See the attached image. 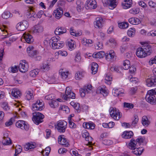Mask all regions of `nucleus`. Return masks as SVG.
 Instances as JSON below:
<instances>
[{"instance_id":"nucleus-38","label":"nucleus","mask_w":156,"mask_h":156,"mask_svg":"<svg viewBox=\"0 0 156 156\" xmlns=\"http://www.w3.org/2000/svg\"><path fill=\"white\" fill-rule=\"evenodd\" d=\"M93 43L91 40L87 39L86 38H83L82 40V44L86 46H90Z\"/></svg>"},{"instance_id":"nucleus-46","label":"nucleus","mask_w":156,"mask_h":156,"mask_svg":"<svg viewBox=\"0 0 156 156\" xmlns=\"http://www.w3.org/2000/svg\"><path fill=\"white\" fill-rule=\"evenodd\" d=\"M130 66V63L129 60H125L123 63V68L124 69L127 70L128 69Z\"/></svg>"},{"instance_id":"nucleus-12","label":"nucleus","mask_w":156,"mask_h":156,"mask_svg":"<svg viewBox=\"0 0 156 156\" xmlns=\"http://www.w3.org/2000/svg\"><path fill=\"white\" fill-rule=\"evenodd\" d=\"M29 68L28 63L25 60L21 61L19 65V71L22 73H25L28 71Z\"/></svg>"},{"instance_id":"nucleus-29","label":"nucleus","mask_w":156,"mask_h":156,"mask_svg":"<svg viewBox=\"0 0 156 156\" xmlns=\"http://www.w3.org/2000/svg\"><path fill=\"white\" fill-rule=\"evenodd\" d=\"M105 59L108 61H111L114 58L115 54L113 50L109 51V53L105 54Z\"/></svg>"},{"instance_id":"nucleus-44","label":"nucleus","mask_w":156,"mask_h":156,"mask_svg":"<svg viewBox=\"0 0 156 156\" xmlns=\"http://www.w3.org/2000/svg\"><path fill=\"white\" fill-rule=\"evenodd\" d=\"M33 97V95L32 91L27 90L25 93V98L28 100H29Z\"/></svg>"},{"instance_id":"nucleus-19","label":"nucleus","mask_w":156,"mask_h":156,"mask_svg":"<svg viewBox=\"0 0 156 156\" xmlns=\"http://www.w3.org/2000/svg\"><path fill=\"white\" fill-rule=\"evenodd\" d=\"M147 85L149 87L154 86L156 85V77L152 76L146 80Z\"/></svg>"},{"instance_id":"nucleus-3","label":"nucleus","mask_w":156,"mask_h":156,"mask_svg":"<svg viewBox=\"0 0 156 156\" xmlns=\"http://www.w3.org/2000/svg\"><path fill=\"white\" fill-rule=\"evenodd\" d=\"M156 94V89L151 90L147 91L145 97L147 101L151 104L155 103L156 98L154 95Z\"/></svg>"},{"instance_id":"nucleus-21","label":"nucleus","mask_w":156,"mask_h":156,"mask_svg":"<svg viewBox=\"0 0 156 156\" xmlns=\"http://www.w3.org/2000/svg\"><path fill=\"white\" fill-rule=\"evenodd\" d=\"M43 27L40 25H35L32 27L30 30V32L34 34L41 33L43 31Z\"/></svg>"},{"instance_id":"nucleus-36","label":"nucleus","mask_w":156,"mask_h":156,"mask_svg":"<svg viewBox=\"0 0 156 156\" xmlns=\"http://www.w3.org/2000/svg\"><path fill=\"white\" fill-rule=\"evenodd\" d=\"M96 92L97 93H101L103 94H105L106 95L108 94L107 90L104 86L99 87L97 89Z\"/></svg>"},{"instance_id":"nucleus-28","label":"nucleus","mask_w":156,"mask_h":156,"mask_svg":"<svg viewBox=\"0 0 156 156\" xmlns=\"http://www.w3.org/2000/svg\"><path fill=\"white\" fill-rule=\"evenodd\" d=\"M132 0H125L122 3L123 8L125 9L130 8L132 5Z\"/></svg>"},{"instance_id":"nucleus-32","label":"nucleus","mask_w":156,"mask_h":156,"mask_svg":"<svg viewBox=\"0 0 156 156\" xmlns=\"http://www.w3.org/2000/svg\"><path fill=\"white\" fill-rule=\"evenodd\" d=\"M12 96L16 98L20 97L21 95V91L19 89H13L12 91Z\"/></svg>"},{"instance_id":"nucleus-41","label":"nucleus","mask_w":156,"mask_h":156,"mask_svg":"<svg viewBox=\"0 0 156 156\" xmlns=\"http://www.w3.org/2000/svg\"><path fill=\"white\" fill-rule=\"evenodd\" d=\"M85 73L81 71H79L76 74L75 77L76 80H79L81 79L85 75Z\"/></svg>"},{"instance_id":"nucleus-26","label":"nucleus","mask_w":156,"mask_h":156,"mask_svg":"<svg viewBox=\"0 0 156 156\" xmlns=\"http://www.w3.org/2000/svg\"><path fill=\"white\" fill-rule=\"evenodd\" d=\"M113 93H114V95L115 96H122L124 94V90L122 89H114Z\"/></svg>"},{"instance_id":"nucleus-61","label":"nucleus","mask_w":156,"mask_h":156,"mask_svg":"<svg viewBox=\"0 0 156 156\" xmlns=\"http://www.w3.org/2000/svg\"><path fill=\"white\" fill-rule=\"evenodd\" d=\"M124 106L125 108H128L129 109L133 108L134 106L132 104L125 102L124 103Z\"/></svg>"},{"instance_id":"nucleus-56","label":"nucleus","mask_w":156,"mask_h":156,"mask_svg":"<svg viewBox=\"0 0 156 156\" xmlns=\"http://www.w3.org/2000/svg\"><path fill=\"white\" fill-rule=\"evenodd\" d=\"M2 143L3 144L5 145H9L11 144V141L10 138L9 137L4 138Z\"/></svg>"},{"instance_id":"nucleus-24","label":"nucleus","mask_w":156,"mask_h":156,"mask_svg":"<svg viewBox=\"0 0 156 156\" xmlns=\"http://www.w3.org/2000/svg\"><path fill=\"white\" fill-rule=\"evenodd\" d=\"M136 54L137 57L140 58H144L147 56L146 54L142 47H139L137 49Z\"/></svg>"},{"instance_id":"nucleus-8","label":"nucleus","mask_w":156,"mask_h":156,"mask_svg":"<svg viewBox=\"0 0 156 156\" xmlns=\"http://www.w3.org/2000/svg\"><path fill=\"white\" fill-rule=\"evenodd\" d=\"M44 108V103L40 100H37L35 103L32 105V109L34 111H41Z\"/></svg>"},{"instance_id":"nucleus-4","label":"nucleus","mask_w":156,"mask_h":156,"mask_svg":"<svg viewBox=\"0 0 156 156\" xmlns=\"http://www.w3.org/2000/svg\"><path fill=\"white\" fill-rule=\"evenodd\" d=\"M67 122L64 120L58 121L55 125V128L58 132L60 133H65L67 128Z\"/></svg>"},{"instance_id":"nucleus-40","label":"nucleus","mask_w":156,"mask_h":156,"mask_svg":"<svg viewBox=\"0 0 156 156\" xmlns=\"http://www.w3.org/2000/svg\"><path fill=\"white\" fill-rule=\"evenodd\" d=\"M105 55V53L103 51H101L96 53H94L93 57L95 58H103Z\"/></svg>"},{"instance_id":"nucleus-6","label":"nucleus","mask_w":156,"mask_h":156,"mask_svg":"<svg viewBox=\"0 0 156 156\" xmlns=\"http://www.w3.org/2000/svg\"><path fill=\"white\" fill-rule=\"evenodd\" d=\"M93 87L90 84H88L84 86L80 90V96L82 97L85 96L86 94L90 93L92 91Z\"/></svg>"},{"instance_id":"nucleus-18","label":"nucleus","mask_w":156,"mask_h":156,"mask_svg":"<svg viewBox=\"0 0 156 156\" xmlns=\"http://www.w3.org/2000/svg\"><path fill=\"white\" fill-rule=\"evenodd\" d=\"M103 20L102 17H97L94 23V27L97 28H101L103 26Z\"/></svg>"},{"instance_id":"nucleus-7","label":"nucleus","mask_w":156,"mask_h":156,"mask_svg":"<svg viewBox=\"0 0 156 156\" xmlns=\"http://www.w3.org/2000/svg\"><path fill=\"white\" fill-rule=\"evenodd\" d=\"M109 112L111 117L114 119L118 120L120 118L121 116L120 113L116 108H110Z\"/></svg>"},{"instance_id":"nucleus-51","label":"nucleus","mask_w":156,"mask_h":156,"mask_svg":"<svg viewBox=\"0 0 156 156\" xmlns=\"http://www.w3.org/2000/svg\"><path fill=\"white\" fill-rule=\"evenodd\" d=\"M11 16L12 14L8 11L4 12L2 14V17L5 19H8Z\"/></svg>"},{"instance_id":"nucleus-43","label":"nucleus","mask_w":156,"mask_h":156,"mask_svg":"<svg viewBox=\"0 0 156 156\" xmlns=\"http://www.w3.org/2000/svg\"><path fill=\"white\" fill-rule=\"evenodd\" d=\"M144 50V51L146 54L147 55H149L151 52V48L150 45H147V46L142 47Z\"/></svg>"},{"instance_id":"nucleus-42","label":"nucleus","mask_w":156,"mask_h":156,"mask_svg":"<svg viewBox=\"0 0 156 156\" xmlns=\"http://www.w3.org/2000/svg\"><path fill=\"white\" fill-rule=\"evenodd\" d=\"M98 65L97 63L93 62L92 63L91 70L93 74H94L96 73L98 70Z\"/></svg>"},{"instance_id":"nucleus-10","label":"nucleus","mask_w":156,"mask_h":156,"mask_svg":"<svg viewBox=\"0 0 156 156\" xmlns=\"http://www.w3.org/2000/svg\"><path fill=\"white\" fill-rule=\"evenodd\" d=\"M75 94L71 90L69 87H67L65 91V94L63 95L62 98L65 100H67L68 98L74 99L75 98Z\"/></svg>"},{"instance_id":"nucleus-22","label":"nucleus","mask_w":156,"mask_h":156,"mask_svg":"<svg viewBox=\"0 0 156 156\" xmlns=\"http://www.w3.org/2000/svg\"><path fill=\"white\" fill-rule=\"evenodd\" d=\"M27 51L30 57H33L37 55V51L34 50V48L33 46H30L27 48Z\"/></svg>"},{"instance_id":"nucleus-13","label":"nucleus","mask_w":156,"mask_h":156,"mask_svg":"<svg viewBox=\"0 0 156 156\" xmlns=\"http://www.w3.org/2000/svg\"><path fill=\"white\" fill-rule=\"evenodd\" d=\"M28 27V23L27 21L23 20L18 23L16 28L18 30L22 31L25 30Z\"/></svg>"},{"instance_id":"nucleus-25","label":"nucleus","mask_w":156,"mask_h":156,"mask_svg":"<svg viewBox=\"0 0 156 156\" xmlns=\"http://www.w3.org/2000/svg\"><path fill=\"white\" fill-rule=\"evenodd\" d=\"M23 37L27 43L30 44L34 41V39L32 36L28 33L24 34Z\"/></svg>"},{"instance_id":"nucleus-58","label":"nucleus","mask_w":156,"mask_h":156,"mask_svg":"<svg viewBox=\"0 0 156 156\" xmlns=\"http://www.w3.org/2000/svg\"><path fill=\"white\" fill-rule=\"evenodd\" d=\"M70 34L71 35H73L75 36H78L81 34L82 33L80 31V32H76L73 31V30L72 29V28L70 29Z\"/></svg>"},{"instance_id":"nucleus-63","label":"nucleus","mask_w":156,"mask_h":156,"mask_svg":"<svg viewBox=\"0 0 156 156\" xmlns=\"http://www.w3.org/2000/svg\"><path fill=\"white\" fill-rule=\"evenodd\" d=\"M54 95L53 94H49L48 95L46 96L45 97V99L47 100H51L52 101V100H54L53 99L54 98Z\"/></svg>"},{"instance_id":"nucleus-59","label":"nucleus","mask_w":156,"mask_h":156,"mask_svg":"<svg viewBox=\"0 0 156 156\" xmlns=\"http://www.w3.org/2000/svg\"><path fill=\"white\" fill-rule=\"evenodd\" d=\"M14 121L15 118H12L10 120L5 122V125L6 126H9L12 125L13 122Z\"/></svg>"},{"instance_id":"nucleus-52","label":"nucleus","mask_w":156,"mask_h":156,"mask_svg":"<svg viewBox=\"0 0 156 156\" xmlns=\"http://www.w3.org/2000/svg\"><path fill=\"white\" fill-rule=\"evenodd\" d=\"M9 72L12 73H17L18 71V68L17 66H14L11 67L9 69Z\"/></svg>"},{"instance_id":"nucleus-55","label":"nucleus","mask_w":156,"mask_h":156,"mask_svg":"<svg viewBox=\"0 0 156 156\" xmlns=\"http://www.w3.org/2000/svg\"><path fill=\"white\" fill-rule=\"evenodd\" d=\"M55 55H60L62 56H66L67 55V53L66 51H59L56 52L55 53Z\"/></svg>"},{"instance_id":"nucleus-39","label":"nucleus","mask_w":156,"mask_h":156,"mask_svg":"<svg viewBox=\"0 0 156 156\" xmlns=\"http://www.w3.org/2000/svg\"><path fill=\"white\" fill-rule=\"evenodd\" d=\"M66 44L71 50L74 48L75 41L72 39L68 40L66 43Z\"/></svg>"},{"instance_id":"nucleus-23","label":"nucleus","mask_w":156,"mask_h":156,"mask_svg":"<svg viewBox=\"0 0 156 156\" xmlns=\"http://www.w3.org/2000/svg\"><path fill=\"white\" fill-rule=\"evenodd\" d=\"M82 136L85 138L86 141H88V143L90 144L93 140L92 137L89 136V133L86 130H83L82 132Z\"/></svg>"},{"instance_id":"nucleus-31","label":"nucleus","mask_w":156,"mask_h":156,"mask_svg":"<svg viewBox=\"0 0 156 156\" xmlns=\"http://www.w3.org/2000/svg\"><path fill=\"white\" fill-rule=\"evenodd\" d=\"M83 126L85 128L93 129L94 128L95 125L93 122H88L84 123L83 124Z\"/></svg>"},{"instance_id":"nucleus-5","label":"nucleus","mask_w":156,"mask_h":156,"mask_svg":"<svg viewBox=\"0 0 156 156\" xmlns=\"http://www.w3.org/2000/svg\"><path fill=\"white\" fill-rule=\"evenodd\" d=\"M44 118V115L41 113L35 112L33 113V120L37 125L42 122Z\"/></svg>"},{"instance_id":"nucleus-2","label":"nucleus","mask_w":156,"mask_h":156,"mask_svg":"<svg viewBox=\"0 0 156 156\" xmlns=\"http://www.w3.org/2000/svg\"><path fill=\"white\" fill-rule=\"evenodd\" d=\"M57 37H53L48 40L49 45L54 49L61 48L65 45L63 41H60V38L58 36Z\"/></svg>"},{"instance_id":"nucleus-53","label":"nucleus","mask_w":156,"mask_h":156,"mask_svg":"<svg viewBox=\"0 0 156 156\" xmlns=\"http://www.w3.org/2000/svg\"><path fill=\"white\" fill-rule=\"evenodd\" d=\"M59 110L63 111L66 113H68L69 112L70 110L68 106L66 105L60 106Z\"/></svg>"},{"instance_id":"nucleus-1","label":"nucleus","mask_w":156,"mask_h":156,"mask_svg":"<svg viewBox=\"0 0 156 156\" xmlns=\"http://www.w3.org/2000/svg\"><path fill=\"white\" fill-rule=\"evenodd\" d=\"M144 141V139L141 137H139L136 140L132 139L130 142L128 144V147L132 149V152L136 155H140L142 153L144 149L142 147L136 148L137 147L140 146Z\"/></svg>"},{"instance_id":"nucleus-14","label":"nucleus","mask_w":156,"mask_h":156,"mask_svg":"<svg viewBox=\"0 0 156 156\" xmlns=\"http://www.w3.org/2000/svg\"><path fill=\"white\" fill-rule=\"evenodd\" d=\"M85 7L87 9H95L97 7V2L95 0H87L86 2Z\"/></svg>"},{"instance_id":"nucleus-20","label":"nucleus","mask_w":156,"mask_h":156,"mask_svg":"<svg viewBox=\"0 0 156 156\" xmlns=\"http://www.w3.org/2000/svg\"><path fill=\"white\" fill-rule=\"evenodd\" d=\"M59 74L63 80H65L68 79L69 72L63 69H61L59 71Z\"/></svg>"},{"instance_id":"nucleus-48","label":"nucleus","mask_w":156,"mask_h":156,"mask_svg":"<svg viewBox=\"0 0 156 156\" xmlns=\"http://www.w3.org/2000/svg\"><path fill=\"white\" fill-rule=\"evenodd\" d=\"M39 71L38 69H35L30 72V75L31 77H35L38 74Z\"/></svg>"},{"instance_id":"nucleus-37","label":"nucleus","mask_w":156,"mask_h":156,"mask_svg":"<svg viewBox=\"0 0 156 156\" xmlns=\"http://www.w3.org/2000/svg\"><path fill=\"white\" fill-rule=\"evenodd\" d=\"M141 123L143 126L147 127L149 125L150 122L147 117L146 116H144L142 118Z\"/></svg>"},{"instance_id":"nucleus-33","label":"nucleus","mask_w":156,"mask_h":156,"mask_svg":"<svg viewBox=\"0 0 156 156\" xmlns=\"http://www.w3.org/2000/svg\"><path fill=\"white\" fill-rule=\"evenodd\" d=\"M60 99H58L57 100H52L49 102V105L52 108H55L58 107V101H60Z\"/></svg>"},{"instance_id":"nucleus-54","label":"nucleus","mask_w":156,"mask_h":156,"mask_svg":"<svg viewBox=\"0 0 156 156\" xmlns=\"http://www.w3.org/2000/svg\"><path fill=\"white\" fill-rule=\"evenodd\" d=\"M22 151V147L20 145H17L15 148V153L14 156H16L18 154L21 152Z\"/></svg>"},{"instance_id":"nucleus-47","label":"nucleus","mask_w":156,"mask_h":156,"mask_svg":"<svg viewBox=\"0 0 156 156\" xmlns=\"http://www.w3.org/2000/svg\"><path fill=\"white\" fill-rule=\"evenodd\" d=\"M135 29L134 28H131L129 29L127 31V34L129 37H133L135 33Z\"/></svg>"},{"instance_id":"nucleus-11","label":"nucleus","mask_w":156,"mask_h":156,"mask_svg":"<svg viewBox=\"0 0 156 156\" xmlns=\"http://www.w3.org/2000/svg\"><path fill=\"white\" fill-rule=\"evenodd\" d=\"M16 126L18 128L23 130H27L29 129V125L28 123L23 120H19L16 123Z\"/></svg>"},{"instance_id":"nucleus-17","label":"nucleus","mask_w":156,"mask_h":156,"mask_svg":"<svg viewBox=\"0 0 156 156\" xmlns=\"http://www.w3.org/2000/svg\"><path fill=\"white\" fill-rule=\"evenodd\" d=\"M58 143L65 147H68L69 145V143L67 140L66 138L65 137L64 135H60L58 138Z\"/></svg>"},{"instance_id":"nucleus-35","label":"nucleus","mask_w":156,"mask_h":156,"mask_svg":"<svg viewBox=\"0 0 156 156\" xmlns=\"http://www.w3.org/2000/svg\"><path fill=\"white\" fill-rule=\"evenodd\" d=\"M129 22L133 25H138L141 22L140 20L138 18L132 17L129 19Z\"/></svg>"},{"instance_id":"nucleus-50","label":"nucleus","mask_w":156,"mask_h":156,"mask_svg":"<svg viewBox=\"0 0 156 156\" xmlns=\"http://www.w3.org/2000/svg\"><path fill=\"white\" fill-rule=\"evenodd\" d=\"M119 27L121 29H126L128 27L129 23L126 22H122L118 23Z\"/></svg>"},{"instance_id":"nucleus-57","label":"nucleus","mask_w":156,"mask_h":156,"mask_svg":"<svg viewBox=\"0 0 156 156\" xmlns=\"http://www.w3.org/2000/svg\"><path fill=\"white\" fill-rule=\"evenodd\" d=\"M139 12V9L137 8H133L129 10L130 13L134 15L138 13Z\"/></svg>"},{"instance_id":"nucleus-49","label":"nucleus","mask_w":156,"mask_h":156,"mask_svg":"<svg viewBox=\"0 0 156 156\" xmlns=\"http://www.w3.org/2000/svg\"><path fill=\"white\" fill-rule=\"evenodd\" d=\"M36 147L35 144L28 143L25 146V148L27 150L33 149Z\"/></svg>"},{"instance_id":"nucleus-45","label":"nucleus","mask_w":156,"mask_h":156,"mask_svg":"<svg viewBox=\"0 0 156 156\" xmlns=\"http://www.w3.org/2000/svg\"><path fill=\"white\" fill-rule=\"evenodd\" d=\"M76 4L77 5L76 8L78 12H80L83 7V3L80 0H77L76 2Z\"/></svg>"},{"instance_id":"nucleus-16","label":"nucleus","mask_w":156,"mask_h":156,"mask_svg":"<svg viewBox=\"0 0 156 156\" xmlns=\"http://www.w3.org/2000/svg\"><path fill=\"white\" fill-rule=\"evenodd\" d=\"M63 14V9L61 7H58L53 12V15L57 20L59 19Z\"/></svg>"},{"instance_id":"nucleus-60","label":"nucleus","mask_w":156,"mask_h":156,"mask_svg":"<svg viewBox=\"0 0 156 156\" xmlns=\"http://www.w3.org/2000/svg\"><path fill=\"white\" fill-rule=\"evenodd\" d=\"M105 80L107 81L110 82L112 80V77L110 73H108L106 74Z\"/></svg>"},{"instance_id":"nucleus-62","label":"nucleus","mask_w":156,"mask_h":156,"mask_svg":"<svg viewBox=\"0 0 156 156\" xmlns=\"http://www.w3.org/2000/svg\"><path fill=\"white\" fill-rule=\"evenodd\" d=\"M2 106L3 109L5 111H8L10 109L8 104L6 103H3L2 105Z\"/></svg>"},{"instance_id":"nucleus-27","label":"nucleus","mask_w":156,"mask_h":156,"mask_svg":"<svg viewBox=\"0 0 156 156\" xmlns=\"http://www.w3.org/2000/svg\"><path fill=\"white\" fill-rule=\"evenodd\" d=\"M133 133L131 131H125L122 133V137L125 139H129L131 138L133 135Z\"/></svg>"},{"instance_id":"nucleus-9","label":"nucleus","mask_w":156,"mask_h":156,"mask_svg":"<svg viewBox=\"0 0 156 156\" xmlns=\"http://www.w3.org/2000/svg\"><path fill=\"white\" fill-rule=\"evenodd\" d=\"M102 2L105 6H108L111 9L115 8L117 5L116 0H102Z\"/></svg>"},{"instance_id":"nucleus-30","label":"nucleus","mask_w":156,"mask_h":156,"mask_svg":"<svg viewBox=\"0 0 156 156\" xmlns=\"http://www.w3.org/2000/svg\"><path fill=\"white\" fill-rule=\"evenodd\" d=\"M66 28L63 27H58L56 29L55 33L56 35H60L66 33Z\"/></svg>"},{"instance_id":"nucleus-34","label":"nucleus","mask_w":156,"mask_h":156,"mask_svg":"<svg viewBox=\"0 0 156 156\" xmlns=\"http://www.w3.org/2000/svg\"><path fill=\"white\" fill-rule=\"evenodd\" d=\"M27 15H28L27 17L33 20H34V19L37 16L35 12L32 9H30V11L28 12Z\"/></svg>"},{"instance_id":"nucleus-64","label":"nucleus","mask_w":156,"mask_h":156,"mask_svg":"<svg viewBox=\"0 0 156 156\" xmlns=\"http://www.w3.org/2000/svg\"><path fill=\"white\" fill-rule=\"evenodd\" d=\"M149 64L152 65L153 64H156V55L154 58H151L149 62Z\"/></svg>"},{"instance_id":"nucleus-15","label":"nucleus","mask_w":156,"mask_h":156,"mask_svg":"<svg viewBox=\"0 0 156 156\" xmlns=\"http://www.w3.org/2000/svg\"><path fill=\"white\" fill-rule=\"evenodd\" d=\"M50 61L47 60L44 61L40 66V69L43 72L48 71L50 69Z\"/></svg>"}]
</instances>
